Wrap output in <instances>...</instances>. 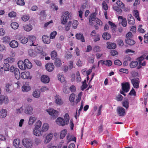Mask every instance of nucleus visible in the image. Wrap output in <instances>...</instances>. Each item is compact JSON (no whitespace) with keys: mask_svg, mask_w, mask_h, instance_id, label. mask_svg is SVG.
Returning <instances> with one entry per match:
<instances>
[{"mask_svg":"<svg viewBox=\"0 0 148 148\" xmlns=\"http://www.w3.org/2000/svg\"><path fill=\"white\" fill-rule=\"evenodd\" d=\"M14 59L13 58H8L5 60V62L3 65V69L5 71L9 70L10 65L8 63H12L14 61Z\"/></svg>","mask_w":148,"mask_h":148,"instance_id":"1","label":"nucleus"},{"mask_svg":"<svg viewBox=\"0 0 148 148\" xmlns=\"http://www.w3.org/2000/svg\"><path fill=\"white\" fill-rule=\"evenodd\" d=\"M69 13L66 11L65 12L61 17V23L63 25H65L67 23V20L70 18Z\"/></svg>","mask_w":148,"mask_h":148,"instance_id":"2","label":"nucleus"},{"mask_svg":"<svg viewBox=\"0 0 148 148\" xmlns=\"http://www.w3.org/2000/svg\"><path fill=\"white\" fill-rule=\"evenodd\" d=\"M22 143L23 145L26 148H31L33 145V143L29 139L24 138L23 140Z\"/></svg>","mask_w":148,"mask_h":148,"instance_id":"3","label":"nucleus"},{"mask_svg":"<svg viewBox=\"0 0 148 148\" xmlns=\"http://www.w3.org/2000/svg\"><path fill=\"white\" fill-rule=\"evenodd\" d=\"M49 114L54 118H56L58 116V112L53 109H49L46 110Z\"/></svg>","mask_w":148,"mask_h":148,"instance_id":"4","label":"nucleus"},{"mask_svg":"<svg viewBox=\"0 0 148 148\" xmlns=\"http://www.w3.org/2000/svg\"><path fill=\"white\" fill-rule=\"evenodd\" d=\"M122 90L125 92H127L130 89V84L128 82L122 83L121 84Z\"/></svg>","mask_w":148,"mask_h":148,"instance_id":"5","label":"nucleus"},{"mask_svg":"<svg viewBox=\"0 0 148 148\" xmlns=\"http://www.w3.org/2000/svg\"><path fill=\"white\" fill-rule=\"evenodd\" d=\"M131 82L134 88H139V85L140 83L139 78H135L132 79L131 80Z\"/></svg>","mask_w":148,"mask_h":148,"instance_id":"6","label":"nucleus"},{"mask_svg":"<svg viewBox=\"0 0 148 148\" xmlns=\"http://www.w3.org/2000/svg\"><path fill=\"white\" fill-rule=\"evenodd\" d=\"M96 13H93L89 16V20L90 25H92L95 22L96 18H97L96 17Z\"/></svg>","mask_w":148,"mask_h":148,"instance_id":"7","label":"nucleus"},{"mask_svg":"<svg viewBox=\"0 0 148 148\" xmlns=\"http://www.w3.org/2000/svg\"><path fill=\"white\" fill-rule=\"evenodd\" d=\"M28 43L30 46H36L37 44H34V41L36 40V38L34 36H31L28 38Z\"/></svg>","mask_w":148,"mask_h":148,"instance_id":"8","label":"nucleus"},{"mask_svg":"<svg viewBox=\"0 0 148 148\" xmlns=\"http://www.w3.org/2000/svg\"><path fill=\"white\" fill-rule=\"evenodd\" d=\"M33 108L30 105L27 106L25 108L24 112L28 114H33Z\"/></svg>","mask_w":148,"mask_h":148,"instance_id":"9","label":"nucleus"},{"mask_svg":"<svg viewBox=\"0 0 148 148\" xmlns=\"http://www.w3.org/2000/svg\"><path fill=\"white\" fill-rule=\"evenodd\" d=\"M117 112L119 116H124L125 114V111L124 108L121 107H118L117 109Z\"/></svg>","mask_w":148,"mask_h":148,"instance_id":"10","label":"nucleus"},{"mask_svg":"<svg viewBox=\"0 0 148 148\" xmlns=\"http://www.w3.org/2000/svg\"><path fill=\"white\" fill-rule=\"evenodd\" d=\"M127 21L130 25H134L135 23V20L132 14H129L127 16Z\"/></svg>","mask_w":148,"mask_h":148,"instance_id":"11","label":"nucleus"},{"mask_svg":"<svg viewBox=\"0 0 148 148\" xmlns=\"http://www.w3.org/2000/svg\"><path fill=\"white\" fill-rule=\"evenodd\" d=\"M45 66L47 70L49 72L52 71L54 68V65L51 63H49L46 64Z\"/></svg>","mask_w":148,"mask_h":148,"instance_id":"12","label":"nucleus"},{"mask_svg":"<svg viewBox=\"0 0 148 148\" xmlns=\"http://www.w3.org/2000/svg\"><path fill=\"white\" fill-rule=\"evenodd\" d=\"M57 123L59 125L63 126L66 124L64 119L61 117H59L56 121Z\"/></svg>","mask_w":148,"mask_h":148,"instance_id":"13","label":"nucleus"},{"mask_svg":"<svg viewBox=\"0 0 148 148\" xmlns=\"http://www.w3.org/2000/svg\"><path fill=\"white\" fill-rule=\"evenodd\" d=\"M145 55H143L137 59L138 62V66H137V69H139L141 67L142 61L145 59Z\"/></svg>","mask_w":148,"mask_h":148,"instance_id":"14","label":"nucleus"},{"mask_svg":"<svg viewBox=\"0 0 148 148\" xmlns=\"http://www.w3.org/2000/svg\"><path fill=\"white\" fill-rule=\"evenodd\" d=\"M41 80V82L43 83H47L49 81V78L47 76L43 75L42 76Z\"/></svg>","mask_w":148,"mask_h":148,"instance_id":"15","label":"nucleus"},{"mask_svg":"<svg viewBox=\"0 0 148 148\" xmlns=\"http://www.w3.org/2000/svg\"><path fill=\"white\" fill-rule=\"evenodd\" d=\"M25 69L27 68L30 69L32 67V63L27 59H26L24 60Z\"/></svg>","mask_w":148,"mask_h":148,"instance_id":"16","label":"nucleus"},{"mask_svg":"<svg viewBox=\"0 0 148 148\" xmlns=\"http://www.w3.org/2000/svg\"><path fill=\"white\" fill-rule=\"evenodd\" d=\"M55 103L59 105H61L63 103V102L60 96L56 95L55 97Z\"/></svg>","mask_w":148,"mask_h":148,"instance_id":"17","label":"nucleus"},{"mask_svg":"<svg viewBox=\"0 0 148 148\" xmlns=\"http://www.w3.org/2000/svg\"><path fill=\"white\" fill-rule=\"evenodd\" d=\"M4 102L5 103L8 102V98L3 95L0 96V105H1Z\"/></svg>","mask_w":148,"mask_h":148,"instance_id":"18","label":"nucleus"},{"mask_svg":"<svg viewBox=\"0 0 148 148\" xmlns=\"http://www.w3.org/2000/svg\"><path fill=\"white\" fill-rule=\"evenodd\" d=\"M12 83L10 82L6 83L5 85V89L7 92L10 93L11 91V89L12 87Z\"/></svg>","mask_w":148,"mask_h":148,"instance_id":"19","label":"nucleus"},{"mask_svg":"<svg viewBox=\"0 0 148 148\" xmlns=\"http://www.w3.org/2000/svg\"><path fill=\"white\" fill-rule=\"evenodd\" d=\"M33 133L34 135L36 136H40L42 135L43 132H42V130L40 131L39 129L34 128V130Z\"/></svg>","mask_w":148,"mask_h":148,"instance_id":"20","label":"nucleus"},{"mask_svg":"<svg viewBox=\"0 0 148 148\" xmlns=\"http://www.w3.org/2000/svg\"><path fill=\"white\" fill-rule=\"evenodd\" d=\"M10 45L12 48H15L18 47V43L17 41L14 40L10 42Z\"/></svg>","mask_w":148,"mask_h":148,"instance_id":"21","label":"nucleus"},{"mask_svg":"<svg viewBox=\"0 0 148 148\" xmlns=\"http://www.w3.org/2000/svg\"><path fill=\"white\" fill-rule=\"evenodd\" d=\"M7 116V110L6 109H2L0 112V117L1 118H5Z\"/></svg>","mask_w":148,"mask_h":148,"instance_id":"22","label":"nucleus"},{"mask_svg":"<svg viewBox=\"0 0 148 148\" xmlns=\"http://www.w3.org/2000/svg\"><path fill=\"white\" fill-rule=\"evenodd\" d=\"M76 38L78 40H80L82 42L85 41L84 37L82 34H77L75 35Z\"/></svg>","mask_w":148,"mask_h":148,"instance_id":"23","label":"nucleus"},{"mask_svg":"<svg viewBox=\"0 0 148 148\" xmlns=\"http://www.w3.org/2000/svg\"><path fill=\"white\" fill-rule=\"evenodd\" d=\"M18 64L19 67L21 69H26L24 62L19 61L18 62Z\"/></svg>","mask_w":148,"mask_h":148,"instance_id":"24","label":"nucleus"},{"mask_svg":"<svg viewBox=\"0 0 148 148\" xmlns=\"http://www.w3.org/2000/svg\"><path fill=\"white\" fill-rule=\"evenodd\" d=\"M100 62L101 63L103 64L106 66H111L112 65V62L111 61L107 60L106 61H103L102 60H100Z\"/></svg>","mask_w":148,"mask_h":148,"instance_id":"25","label":"nucleus"},{"mask_svg":"<svg viewBox=\"0 0 148 148\" xmlns=\"http://www.w3.org/2000/svg\"><path fill=\"white\" fill-rule=\"evenodd\" d=\"M42 40L45 43L49 44L50 42L49 38V37L47 35H43L42 37Z\"/></svg>","mask_w":148,"mask_h":148,"instance_id":"26","label":"nucleus"},{"mask_svg":"<svg viewBox=\"0 0 148 148\" xmlns=\"http://www.w3.org/2000/svg\"><path fill=\"white\" fill-rule=\"evenodd\" d=\"M53 135V133H50L47 135L45 140V143H49L51 140Z\"/></svg>","mask_w":148,"mask_h":148,"instance_id":"27","label":"nucleus"},{"mask_svg":"<svg viewBox=\"0 0 148 148\" xmlns=\"http://www.w3.org/2000/svg\"><path fill=\"white\" fill-rule=\"evenodd\" d=\"M29 73L28 72H22L21 73V77L24 79L28 78L29 77Z\"/></svg>","mask_w":148,"mask_h":148,"instance_id":"28","label":"nucleus"},{"mask_svg":"<svg viewBox=\"0 0 148 148\" xmlns=\"http://www.w3.org/2000/svg\"><path fill=\"white\" fill-rule=\"evenodd\" d=\"M126 43L130 45H133L135 43V42L134 40L131 39H125Z\"/></svg>","mask_w":148,"mask_h":148,"instance_id":"29","label":"nucleus"},{"mask_svg":"<svg viewBox=\"0 0 148 148\" xmlns=\"http://www.w3.org/2000/svg\"><path fill=\"white\" fill-rule=\"evenodd\" d=\"M107 48L110 49H114L116 48V45L114 43H112L110 44L109 42L107 43Z\"/></svg>","mask_w":148,"mask_h":148,"instance_id":"30","label":"nucleus"},{"mask_svg":"<svg viewBox=\"0 0 148 148\" xmlns=\"http://www.w3.org/2000/svg\"><path fill=\"white\" fill-rule=\"evenodd\" d=\"M102 37L103 39L107 40L110 39L111 36L110 34L108 33H105L103 34Z\"/></svg>","mask_w":148,"mask_h":148,"instance_id":"31","label":"nucleus"},{"mask_svg":"<svg viewBox=\"0 0 148 148\" xmlns=\"http://www.w3.org/2000/svg\"><path fill=\"white\" fill-rule=\"evenodd\" d=\"M19 40L21 43L23 44H25L28 42V39L24 36H22L19 38Z\"/></svg>","mask_w":148,"mask_h":148,"instance_id":"32","label":"nucleus"},{"mask_svg":"<svg viewBox=\"0 0 148 148\" xmlns=\"http://www.w3.org/2000/svg\"><path fill=\"white\" fill-rule=\"evenodd\" d=\"M40 95V92L39 90H37L34 91L33 93V97L35 98H38Z\"/></svg>","mask_w":148,"mask_h":148,"instance_id":"33","label":"nucleus"},{"mask_svg":"<svg viewBox=\"0 0 148 148\" xmlns=\"http://www.w3.org/2000/svg\"><path fill=\"white\" fill-rule=\"evenodd\" d=\"M49 127V126L48 124L46 123L44 124L42 128V132H46L48 130Z\"/></svg>","mask_w":148,"mask_h":148,"instance_id":"34","label":"nucleus"},{"mask_svg":"<svg viewBox=\"0 0 148 148\" xmlns=\"http://www.w3.org/2000/svg\"><path fill=\"white\" fill-rule=\"evenodd\" d=\"M54 64L56 66L60 67L62 65L61 61L59 58L56 59L55 60Z\"/></svg>","mask_w":148,"mask_h":148,"instance_id":"35","label":"nucleus"},{"mask_svg":"<svg viewBox=\"0 0 148 148\" xmlns=\"http://www.w3.org/2000/svg\"><path fill=\"white\" fill-rule=\"evenodd\" d=\"M138 62L137 61H134L131 62L130 64V67L132 68H134L136 67L138 64Z\"/></svg>","mask_w":148,"mask_h":148,"instance_id":"36","label":"nucleus"},{"mask_svg":"<svg viewBox=\"0 0 148 148\" xmlns=\"http://www.w3.org/2000/svg\"><path fill=\"white\" fill-rule=\"evenodd\" d=\"M133 14L135 17L139 21H140V18L139 16V13L137 10H135L133 11Z\"/></svg>","mask_w":148,"mask_h":148,"instance_id":"37","label":"nucleus"},{"mask_svg":"<svg viewBox=\"0 0 148 148\" xmlns=\"http://www.w3.org/2000/svg\"><path fill=\"white\" fill-rule=\"evenodd\" d=\"M67 139L68 140V143H69L71 140L74 141L75 142H76V138L73 136H71L70 137L68 135L66 137Z\"/></svg>","mask_w":148,"mask_h":148,"instance_id":"38","label":"nucleus"},{"mask_svg":"<svg viewBox=\"0 0 148 148\" xmlns=\"http://www.w3.org/2000/svg\"><path fill=\"white\" fill-rule=\"evenodd\" d=\"M20 142V140L19 139H15L13 142L14 146L16 147H18Z\"/></svg>","mask_w":148,"mask_h":148,"instance_id":"39","label":"nucleus"},{"mask_svg":"<svg viewBox=\"0 0 148 148\" xmlns=\"http://www.w3.org/2000/svg\"><path fill=\"white\" fill-rule=\"evenodd\" d=\"M24 28L25 31L29 32L32 29V26L30 25H26L24 26Z\"/></svg>","mask_w":148,"mask_h":148,"instance_id":"40","label":"nucleus"},{"mask_svg":"<svg viewBox=\"0 0 148 148\" xmlns=\"http://www.w3.org/2000/svg\"><path fill=\"white\" fill-rule=\"evenodd\" d=\"M67 133V130H64L61 132V134L60 136V138L63 139L66 134Z\"/></svg>","mask_w":148,"mask_h":148,"instance_id":"41","label":"nucleus"},{"mask_svg":"<svg viewBox=\"0 0 148 148\" xmlns=\"http://www.w3.org/2000/svg\"><path fill=\"white\" fill-rule=\"evenodd\" d=\"M11 26L12 28L15 29L18 28V25L17 23L14 22L11 23Z\"/></svg>","mask_w":148,"mask_h":148,"instance_id":"42","label":"nucleus"},{"mask_svg":"<svg viewBox=\"0 0 148 148\" xmlns=\"http://www.w3.org/2000/svg\"><path fill=\"white\" fill-rule=\"evenodd\" d=\"M84 5H83L81 7V9L79 11V17L81 18V20H82L83 19L82 18V14H83V11L84 10Z\"/></svg>","mask_w":148,"mask_h":148,"instance_id":"43","label":"nucleus"},{"mask_svg":"<svg viewBox=\"0 0 148 148\" xmlns=\"http://www.w3.org/2000/svg\"><path fill=\"white\" fill-rule=\"evenodd\" d=\"M14 76L15 78L17 79H19L20 78V74L19 70L16 71L14 73Z\"/></svg>","mask_w":148,"mask_h":148,"instance_id":"44","label":"nucleus"},{"mask_svg":"<svg viewBox=\"0 0 148 148\" xmlns=\"http://www.w3.org/2000/svg\"><path fill=\"white\" fill-rule=\"evenodd\" d=\"M36 52L38 53H41L42 51V47L39 46L37 47L35 49Z\"/></svg>","mask_w":148,"mask_h":148,"instance_id":"45","label":"nucleus"},{"mask_svg":"<svg viewBox=\"0 0 148 148\" xmlns=\"http://www.w3.org/2000/svg\"><path fill=\"white\" fill-rule=\"evenodd\" d=\"M72 21H69L68 23L65 25V29L66 31H68L70 29V27L71 25Z\"/></svg>","mask_w":148,"mask_h":148,"instance_id":"46","label":"nucleus"},{"mask_svg":"<svg viewBox=\"0 0 148 148\" xmlns=\"http://www.w3.org/2000/svg\"><path fill=\"white\" fill-rule=\"evenodd\" d=\"M75 95L74 93L71 94L69 97V100L71 102H73L75 99Z\"/></svg>","mask_w":148,"mask_h":148,"instance_id":"47","label":"nucleus"},{"mask_svg":"<svg viewBox=\"0 0 148 148\" xmlns=\"http://www.w3.org/2000/svg\"><path fill=\"white\" fill-rule=\"evenodd\" d=\"M117 5L120 8H124V5L120 1H118L116 2Z\"/></svg>","mask_w":148,"mask_h":148,"instance_id":"48","label":"nucleus"},{"mask_svg":"<svg viewBox=\"0 0 148 148\" xmlns=\"http://www.w3.org/2000/svg\"><path fill=\"white\" fill-rule=\"evenodd\" d=\"M51 58L52 59H56L57 57V52L54 51H52L51 53Z\"/></svg>","mask_w":148,"mask_h":148,"instance_id":"49","label":"nucleus"},{"mask_svg":"<svg viewBox=\"0 0 148 148\" xmlns=\"http://www.w3.org/2000/svg\"><path fill=\"white\" fill-rule=\"evenodd\" d=\"M129 102L128 100H126L123 102V106L127 109L129 107Z\"/></svg>","mask_w":148,"mask_h":148,"instance_id":"50","label":"nucleus"},{"mask_svg":"<svg viewBox=\"0 0 148 148\" xmlns=\"http://www.w3.org/2000/svg\"><path fill=\"white\" fill-rule=\"evenodd\" d=\"M30 89L29 86H23L22 87V90L23 91L27 92Z\"/></svg>","mask_w":148,"mask_h":148,"instance_id":"51","label":"nucleus"},{"mask_svg":"<svg viewBox=\"0 0 148 148\" xmlns=\"http://www.w3.org/2000/svg\"><path fill=\"white\" fill-rule=\"evenodd\" d=\"M19 69L16 68L15 67L13 66H11L10 68L9 69V70L11 72H15L16 71L18 70Z\"/></svg>","mask_w":148,"mask_h":148,"instance_id":"52","label":"nucleus"},{"mask_svg":"<svg viewBox=\"0 0 148 148\" xmlns=\"http://www.w3.org/2000/svg\"><path fill=\"white\" fill-rule=\"evenodd\" d=\"M35 120V118L32 116L30 117L29 119V125H32L34 122Z\"/></svg>","mask_w":148,"mask_h":148,"instance_id":"53","label":"nucleus"},{"mask_svg":"<svg viewBox=\"0 0 148 148\" xmlns=\"http://www.w3.org/2000/svg\"><path fill=\"white\" fill-rule=\"evenodd\" d=\"M64 120L65 121V123L66 124H68L69 123V115L67 114H66L64 117Z\"/></svg>","mask_w":148,"mask_h":148,"instance_id":"54","label":"nucleus"},{"mask_svg":"<svg viewBox=\"0 0 148 148\" xmlns=\"http://www.w3.org/2000/svg\"><path fill=\"white\" fill-rule=\"evenodd\" d=\"M41 122L39 120L37 122H36V125L35 126V128L39 129L40 127L41 126Z\"/></svg>","mask_w":148,"mask_h":148,"instance_id":"55","label":"nucleus"},{"mask_svg":"<svg viewBox=\"0 0 148 148\" xmlns=\"http://www.w3.org/2000/svg\"><path fill=\"white\" fill-rule=\"evenodd\" d=\"M102 8L105 10H107L108 9V6L105 1H103L102 2Z\"/></svg>","mask_w":148,"mask_h":148,"instance_id":"56","label":"nucleus"},{"mask_svg":"<svg viewBox=\"0 0 148 148\" xmlns=\"http://www.w3.org/2000/svg\"><path fill=\"white\" fill-rule=\"evenodd\" d=\"M78 24V23L77 21L75 20L73 21L72 24V26L73 28H76L77 25Z\"/></svg>","mask_w":148,"mask_h":148,"instance_id":"57","label":"nucleus"},{"mask_svg":"<svg viewBox=\"0 0 148 148\" xmlns=\"http://www.w3.org/2000/svg\"><path fill=\"white\" fill-rule=\"evenodd\" d=\"M16 2L17 4L19 5H23L25 4L24 0H17Z\"/></svg>","mask_w":148,"mask_h":148,"instance_id":"58","label":"nucleus"},{"mask_svg":"<svg viewBox=\"0 0 148 148\" xmlns=\"http://www.w3.org/2000/svg\"><path fill=\"white\" fill-rule=\"evenodd\" d=\"M57 32L56 31H54L52 32L50 34V38L52 39L54 38Z\"/></svg>","mask_w":148,"mask_h":148,"instance_id":"59","label":"nucleus"},{"mask_svg":"<svg viewBox=\"0 0 148 148\" xmlns=\"http://www.w3.org/2000/svg\"><path fill=\"white\" fill-rule=\"evenodd\" d=\"M142 25H139L138 29V31L140 33H144L145 32V31L142 28Z\"/></svg>","mask_w":148,"mask_h":148,"instance_id":"60","label":"nucleus"},{"mask_svg":"<svg viewBox=\"0 0 148 148\" xmlns=\"http://www.w3.org/2000/svg\"><path fill=\"white\" fill-rule=\"evenodd\" d=\"M123 96L120 94L118 95L116 97V99L118 101H121L123 99Z\"/></svg>","mask_w":148,"mask_h":148,"instance_id":"61","label":"nucleus"},{"mask_svg":"<svg viewBox=\"0 0 148 148\" xmlns=\"http://www.w3.org/2000/svg\"><path fill=\"white\" fill-rule=\"evenodd\" d=\"M8 16L10 17H15L16 16V13L14 12H12L9 13Z\"/></svg>","mask_w":148,"mask_h":148,"instance_id":"62","label":"nucleus"},{"mask_svg":"<svg viewBox=\"0 0 148 148\" xmlns=\"http://www.w3.org/2000/svg\"><path fill=\"white\" fill-rule=\"evenodd\" d=\"M127 20L126 18H124L123 19L122 21V25L123 27H125L127 25Z\"/></svg>","mask_w":148,"mask_h":148,"instance_id":"63","label":"nucleus"},{"mask_svg":"<svg viewBox=\"0 0 148 148\" xmlns=\"http://www.w3.org/2000/svg\"><path fill=\"white\" fill-rule=\"evenodd\" d=\"M10 41V38L8 36H5L3 37V41L4 42H8Z\"/></svg>","mask_w":148,"mask_h":148,"instance_id":"64","label":"nucleus"}]
</instances>
